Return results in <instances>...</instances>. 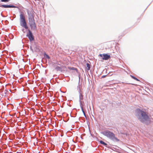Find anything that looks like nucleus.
Here are the masks:
<instances>
[{
	"mask_svg": "<svg viewBox=\"0 0 153 153\" xmlns=\"http://www.w3.org/2000/svg\"><path fill=\"white\" fill-rule=\"evenodd\" d=\"M136 111L137 114V117L141 122H144L149 119V117L146 112L141 110L139 108L137 109Z\"/></svg>",
	"mask_w": 153,
	"mask_h": 153,
	"instance_id": "nucleus-1",
	"label": "nucleus"
},
{
	"mask_svg": "<svg viewBox=\"0 0 153 153\" xmlns=\"http://www.w3.org/2000/svg\"><path fill=\"white\" fill-rule=\"evenodd\" d=\"M103 134L109 138L114 141H118L119 140L115 137V134L112 132L109 131L103 132Z\"/></svg>",
	"mask_w": 153,
	"mask_h": 153,
	"instance_id": "nucleus-2",
	"label": "nucleus"
},
{
	"mask_svg": "<svg viewBox=\"0 0 153 153\" xmlns=\"http://www.w3.org/2000/svg\"><path fill=\"white\" fill-rule=\"evenodd\" d=\"M20 24L21 25L25 27V29L28 28V27L27 25V23L25 21V19L24 15L21 14L20 15Z\"/></svg>",
	"mask_w": 153,
	"mask_h": 153,
	"instance_id": "nucleus-3",
	"label": "nucleus"
},
{
	"mask_svg": "<svg viewBox=\"0 0 153 153\" xmlns=\"http://www.w3.org/2000/svg\"><path fill=\"white\" fill-rule=\"evenodd\" d=\"M28 32L27 33L26 36L28 37V39L30 41H33L34 39V37L32 33L30 30H28Z\"/></svg>",
	"mask_w": 153,
	"mask_h": 153,
	"instance_id": "nucleus-4",
	"label": "nucleus"
},
{
	"mask_svg": "<svg viewBox=\"0 0 153 153\" xmlns=\"http://www.w3.org/2000/svg\"><path fill=\"white\" fill-rule=\"evenodd\" d=\"M99 56L102 57V59L104 60H107L110 58V56L106 54H100Z\"/></svg>",
	"mask_w": 153,
	"mask_h": 153,
	"instance_id": "nucleus-5",
	"label": "nucleus"
},
{
	"mask_svg": "<svg viewBox=\"0 0 153 153\" xmlns=\"http://www.w3.org/2000/svg\"><path fill=\"white\" fill-rule=\"evenodd\" d=\"M28 20L29 24L35 22L34 16L32 15L30 16Z\"/></svg>",
	"mask_w": 153,
	"mask_h": 153,
	"instance_id": "nucleus-6",
	"label": "nucleus"
},
{
	"mask_svg": "<svg viewBox=\"0 0 153 153\" xmlns=\"http://www.w3.org/2000/svg\"><path fill=\"white\" fill-rule=\"evenodd\" d=\"M0 7L4 8H15L16 6L12 5H2Z\"/></svg>",
	"mask_w": 153,
	"mask_h": 153,
	"instance_id": "nucleus-7",
	"label": "nucleus"
},
{
	"mask_svg": "<svg viewBox=\"0 0 153 153\" xmlns=\"http://www.w3.org/2000/svg\"><path fill=\"white\" fill-rule=\"evenodd\" d=\"M29 25L32 29L35 30L36 29V25L35 22L33 23L30 24Z\"/></svg>",
	"mask_w": 153,
	"mask_h": 153,
	"instance_id": "nucleus-8",
	"label": "nucleus"
},
{
	"mask_svg": "<svg viewBox=\"0 0 153 153\" xmlns=\"http://www.w3.org/2000/svg\"><path fill=\"white\" fill-rule=\"evenodd\" d=\"M86 66L87 68V70H89L90 69V65L88 63L86 64Z\"/></svg>",
	"mask_w": 153,
	"mask_h": 153,
	"instance_id": "nucleus-9",
	"label": "nucleus"
},
{
	"mask_svg": "<svg viewBox=\"0 0 153 153\" xmlns=\"http://www.w3.org/2000/svg\"><path fill=\"white\" fill-rule=\"evenodd\" d=\"M131 76L133 79H135L137 81H139V80L138 79H137V78L134 76H132V75H131Z\"/></svg>",
	"mask_w": 153,
	"mask_h": 153,
	"instance_id": "nucleus-10",
	"label": "nucleus"
},
{
	"mask_svg": "<svg viewBox=\"0 0 153 153\" xmlns=\"http://www.w3.org/2000/svg\"><path fill=\"white\" fill-rule=\"evenodd\" d=\"M100 143L102 144H103V145H104V146H106L107 145V144L106 143H105L104 142H103V141H100Z\"/></svg>",
	"mask_w": 153,
	"mask_h": 153,
	"instance_id": "nucleus-11",
	"label": "nucleus"
},
{
	"mask_svg": "<svg viewBox=\"0 0 153 153\" xmlns=\"http://www.w3.org/2000/svg\"><path fill=\"white\" fill-rule=\"evenodd\" d=\"M44 56H45V57L46 58L48 59H49L50 58V57L46 53L45 54Z\"/></svg>",
	"mask_w": 153,
	"mask_h": 153,
	"instance_id": "nucleus-12",
	"label": "nucleus"
},
{
	"mask_svg": "<svg viewBox=\"0 0 153 153\" xmlns=\"http://www.w3.org/2000/svg\"><path fill=\"white\" fill-rule=\"evenodd\" d=\"M1 0V1L4 2H8L10 1V0Z\"/></svg>",
	"mask_w": 153,
	"mask_h": 153,
	"instance_id": "nucleus-13",
	"label": "nucleus"
},
{
	"mask_svg": "<svg viewBox=\"0 0 153 153\" xmlns=\"http://www.w3.org/2000/svg\"><path fill=\"white\" fill-rule=\"evenodd\" d=\"M105 76H102V78H104Z\"/></svg>",
	"mask_w": 153,
	"mask_h": 153,
	"instance_id": "nucleus-14",
	"label": "nucleus"
},
{
	"mask_svg": "<svg viewBox=\"0 0 153 153\" xmlns=\"http://www.w3.org/2000/svg\"><path fill=\"white\" fill-rule=\"evenodd\" d=\"M59 68V67H56V69H57L58 68Z\"/></svg>",
	"mask_w": 153,
	"mask_h": 153,
	"instance_id": "nucleus-15",
	"label": "nucleus"
},
{
	"mask_svg": "<svg viewBox=\"0 0 153 153\" xmlns=\"http://www.w3.org/2000/svg\"><path fill=\"white\" fill-rule=\"evenodd\" d=\"M82 110L83 112V113H84V114L85 115V112H84V111H83V109H82Z\"/></svg>",
	"mask_w": 153,
	"mask_h": 153,
	"instance_id": "nucleus-16",
	"label": "nucleus"
}]
</instances>
